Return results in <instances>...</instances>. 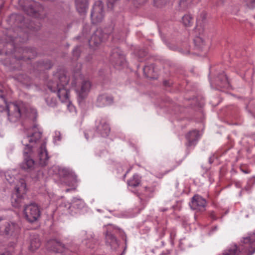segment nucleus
<instances>
[{
	"instance_id": "obj_45",
	"label": "nucleus",
	"mask_w": 255,
	"mask_h": 255,
	"mask_svg": "<svg viewBox=\"0 0 255 255\" xmlns=\"http://www.w3.org/2000/svg\"><path fill=\"white\" fill-rule=\"evenodd\" d=\"M241 170H242V171H243V172L244 173H245V174H248V173H250V171L247 169V168H246L245 169H243L242 167L240 168Z\"/></svg>"
},
{
	"instance_id": "obj_7",
	"label": "nucleus",
	"mask_w": 255,
	"mask_h": 255,
	"mask_svg": "<svg viewBox=\"0 0 255 255\" xmlns=\"http://www.w3.org/2000/svg\"><path fill=\"white\" fill-rule=\"evenodd\" d=\"M18 225L12 222L0 219V234L5 236H13L19 232Z\"/></svg>"
},
{
	"instance_id": "obj_41",
	"label": "nucleus",
	"mask_w": 255,
	"mask_h": 255,
	"mask_svg": "<svg viewBox=\"0 0 255 255\" xmlns=\"http://www.w3.org/2000/svg\"><path fill=\"white\" fill-rule=\"evenodd\" d=\"M29 53H31L32 54V55H28L27 56L25 55V56H24V58H26L27 59H31L35 56V55H34L35 52L34 51L31 50L30 51H29Z\"/></svg>"
},
{
	"instance_id": "obj_22",
	"label": "nucleus",
	"mask_w": 255,
	"mask_h": 255,
	"mask_svg": "<svg viewBox=\"0 0 255 255\" xmlns=\"http://www.w3.org/2000/svg\"><path fill=\"white\" fill-rule=\"evenodd\" d=\"M76 8L80 15H85L88 7V0H75Z\"/></svg>"
},
{
	"instance_id": "obj_12",
	"label": "nucleus",
	"mask_w": 255,
	"mask_h": 255,
	"mask_svg": "<svg viewBox=\"0 0 255 255\" xmlns=\"http://www.w3.org/2000/svg\"><path fill=\"white\" fill-rule=\"evenodd\" d=\"M110 61L115 67L123 64L125 57L119 48H115L112 50L110 57Z\"/></svg>"
},
{
	"instance_id": "obj_51",
	"label": "nucleus",
	"mask_w": 255,
	"mask_h": 255,
	"mask_svg": "<svg viewBox=\"0 0 255 255\" xmlns=\"http://www.w3.org/2000/svg\"><path fill=\"white\" fill-rule=\"evenodd\" d=\"M60 137L59 136L58 137V140H60Z\"/></svg>"
},
{
	"instance_id": "obj_48",
	"label": "nucleus",
	"mask_w": 255,
	"mask_h": 255,
	"mask_svg": "<svg viewBox=\"0 0 255 255\" xmlns=\"http://www.w3.org/2000/svg\"><path fill=\"white\" fill-rule=\"evenodd\" d=\"M209 162L210 164H211L213 162V161L212 160L211 157L209 158Z\"/></svg>"
},
{
	"instance_id": "obj_44",
	"label": "nucleus",
	"mask_w": 255,
	"mask_h": 255,
	"mask_svg": "<svg viewBox=\"0 0 255 255\" xmlns=\"http://www.w3.org/2000/svg\"><path fill=\"white\" fill-rule=\"evenodd\" d=\"M8 178H6V180L10 183L11 184L14 181V179L15 176H7Z\"/></svg>"
},
{
	"instance_id": "obj_32",
	"label": "nucleus",
	"mask_w": 255,
	"mask_h": 255,
	"mask_svg": "<svg viewBox=\"0 0 255 255\" xmlns=\"http://www.w3.org/2000/svg\"><path fill=\"white\" fill-rule=\"evenodd\" d=\"M128 1L131 2L134 6L136 7L141 6L145 4L148 0H127Z\"/></svg>"
},
{
	"instance_id": "obj_2",
	"label": "nucleus",
	"mask_w": 255,
	"mask_h": 255,
	"mask_svg": "<svg viewBox=\"0 0 255 255\" xmlns=\"http://www.w3.org/2000/svg\"><path fill=\"white\" fill-rule=\"evenodd\" d=\"M23 9L26 13L33 17L42 19L46 16V12L43 6L33 0H25Z\"/></svg>"
},
{
	"instance_id": "obj_36",
	"label": "nucleus",
	"mask_w": 255,
	"mask_h": 255,
	"mask_svg": "<svg viewBox=\"0 0 255 255\" xmlns=\"http://www.w3.org/2000/svg\"><path fill=\"white\" fill-rule=\"evenodd\" d=\"M169 0H153L154 5L158 7L164 5Z\"/></svg>"
},
{
	"instance_id": "obj_42",
	"label": "nucleus",
	"mask_w": 255,
	"mask_h": 255,
	"mask_svg": "<svg viewBox=\"0 0 255 255\" xmlns=\"http://www.w3.org/2000/svg\"><path fill=\"white\" fill-rule=\"evenodd\" d=\"M122 167H124V168H126V171L125 172V173H124V175H126L128 173L129 171L130 170V169H131V167H128L127 165H124Z\"/></svg>"
},
{
	"instance_id": "obj_29",
	"label": "nucleus",
	"mask_w": 255,
	"mask_h": 255,
	"mask_svg": "<svg viewBox=\"0 0 255 255\" xmlns=\"http://www.w3.org/2000/svg\"><path fill=\"white\" fill-rule=\"evenodd\" d=\"M182 22L185 26H190L193 23V18L189 14L184 15L182 17Z\"/></svg>"
},
{
	"instance_id": "obj_30",
	"label": "nucleus",
	"mask_w": 255,
	"mask_h": 255,
	"mask_svg": "<svg viewBox=\"0 0 255 255\" xmlns=\"http://www.w3.org/2000/svg\"><path fill=\"white\" fill-rule=\"evenodd\" d=\"M17 79L21 83L28 84L30 82V78L25 74H18L16 76Z\"/></svg>"
},
{
	"instance_id": "obj_39",
	"label": "nucleus",
	"mask_w": 255,
	"mask_h": 255,
	"mask_svg": "<svg viewBox=\"0 0 255 255\" xmlns=\"http://www.w3.org/2000/svg\"><path fill=\"white\" fill-rule=\"evenodd\" d=\"M248 7L253 8L255 7V0H245Z\"/></svg>"
},
{
	"instance_id": "obj_40",
	"label": "nucleus",
	"mask_w": 255,
	"mask_h": 255,
	"mask_svg": "<svg viewBox=\"0 0 255 255\" xmlns=\"http://www.w3.org/2000/svg\"><path fill=\"white\" fill-rule=\"evenodd\" d=\"M118 0H107V6L109 8L112 9L114 7V3Z\"/></svg>"
},
{
	"instance_id": "obj_54",
	"label": "nucleus",
	"mask_w": 255,
	"mask_h": 255,
	"mask_svg": "<svg viewBox=\"0 0 255 255\" xmlns=\"http://www.w3.org/2000/svg\"><path fill=\"white\" fill-rule=\"evenodd\" d=\"M254 17H255V16H254Z\"/></svg>"
},
{
	"instance_id": "obj_8",
	"label": "nucleus",
	"mask_w": 255,
	"mask_h": 255,
	"mask_svg": "<svg viewBox=\"0 0 255 255\" xmlns=\"http://www.w3.org/2000/svg\"><path fill=\"white\" fill-rule=\"evenodd\" d=\"M104 17V4L101 0L97 1L93 6L91 12V18L93 24L102 21Z\"/></svg>"
},
{
	"instance_id": "obj_10",
	"label": "nucleus",
	"mask_w": 255,
	"mask_h": 255,
	"mask_svg": "<svg viewBox=\"0 0 255 255\" xmlns=\"http://www.w3.org/2000/svg\"><path fill=\"white\" fill-rule=\"evenodd\" d=\"M96 131L102 137H106L109 136L111 128L105 119L101 118L96 121Z\"/></svg>"
},
{
	"instance_id": "obj_16",
	"label": "nucleus",
	"mask_w": 255,
	"mask_h": 255,
	"mask_svg": "<svg viewBox=\"0 0 255 255\" xmlns=\"http://www.w3.org/2000/svg\"><path fill=\"white\" fill-rule=\"evenodd\" d=\"M58 82V86H67L69 82V78L68 77L64 70L57 71L54 75V81L51 80L48 82Z\"/></svg>"
},
{
	"instance_id": "obj_27",
	"label": "nucleus",
	"mask_w": 255,
	"mask_h": 255,
	"mask_svg": "<svg viewBox=\"0 0 255 255\" xmlns=\"http://www.w3.org/2000/svg\"><path fill=\"white\" fill-rule=\"evenodd\" d=\"M217 85L221 88H227L229 86V83L228 79L226 75L222 74L220 75Z\"/></svg>"
},
{
	"instance_id": "obj_49",
	"label": "nucleus",
	"mask_w": 255,
	"mask_h": 255,
	"mask_svg": "<svg viewBox=\"0 0 255 255\" xmlns=\"http://www.w3.org/2000/svg\"><path fill=\"white\" fill-rule=\"evenodd\" d=\"M24 52H25V53H29V51H24Z\"/></svg>"
},
{
	"instance_id": "obj_37",
	"label": "nucleus",
	"mask_w": 255,
	"mask_h": 255,
	"mask_svg": "<svg viewBox=\"0 0 255 255\" xmlns=\"http://www.w3.org/2000/svg\"><path fill=\"white\" fill-rule=\"evenodd\" d=\"M143 72L145 74V75L147 77H150L149 75V71H153V67L152 66H145L143 69Z\"/></svg>"
},
{
	"instance_id": "obj_18",
	"label": "nucleus",
	"mask_w": 255,
	"mask_h": 255,
	"mask_svg": "<svg viewBox=\"0 0 255 255\" xmlns=\"http://www.w3.org/2000/svg\"><path fill=\"white\" fill-rule=\"evenodd\" d=\"M199 137V132L196 129L189 131L186 135L185 138L187 140L186 146L190 147L196 144Z\"/></svg>"
},
{
	"instance_id": "obj_3",
	"label": "nucleus",
	"mask_w": 255,
	"mask_h": 255,
	"mask_svg": "<svg viewBox=\"0 0 255 255\" xmlns=\"http://www.w3.org/2000/svg\"><path fill=\"white\" fill-rule=\"evenodd\" d=\"M26 187L25 180L20 179L15 187V192L12 194L11 197V204L14 207L19 208L23 205V195L26 191Z\"/></svg>"
},
{
	"instance_id": "obj_14",
	"label": "nucleus",
	"mask_w": 255,
	"mask_h": 255,
	"mask_svg": "<svg viewBox=\"0 0 255 255\" xmlns=\"http://www.w3.org/2000/svg\"><path fill=\"white\" fill-rule=\"evenodd\" d=\"M114 101V97L108 93L99 95L96 100V104L98 107H104L111 105Z\"/></svg>"
},
{
	"instance_id": "obj_50",
	"label": "nucleus",
	"mask_w": 255,
	"mask_h": 255,
	"mask_svg": "<svg viewBox=\"0 0 255 255\" xmlns=\"http://www.w3.org/2000/svg\"><path fill=\"white\" fill-rule=\"evenodd\" d=\"M166 209H163V210H162V211H166Z\"/></svg>"
},
{
	"instance_id": "obj_33",
	"label": "nucleus",
	"mask_w": 255,
	"mask_h": 255,
	"mask_svg": "<svg viewBox=\"0 0 255 255\" xmlns=\"http://www.w3.org/2000/svg\"><path fill=\"white\" fill-rule=\"evenodd\" d=\"M223 255H237V247L234 246L232 248L225 251Z\"/></svg>"
},
{
	"instance_id": "obj_11",
	"label": "nucleus",
	"mask_w": 255,
	"mask_h": 255,
	"mask_svg": "<svg viewBox=\"0 0 255 255\" xmlns=\"http://www.w3.org/2000/svg\"><path fill=\"white\" fill-rule=\"evenodd\" d=\"M46 248L55 253H63L67 249L65 245L56 239L48 240L46 243Z\"/></svg>"
},
{
	"instance_id": "obj_52",
	"label": "nucleus",
	"mask_w": 255,
	"mask_h": 255,
	"mask_svg": "<svg viewBox=\"0 0 255 255\" xmlns=\"http://www.w3.org/2000/svg\"><path fill=\"white\" fill-rule=\"evenodd\" d=\"M67 191H69V189H67L66 190Z\"/></svg>"
},
{
	"instance_id": "obj_20",
	"label": "nucleus",
	"mask_w": 255,
	"mask_h": 255,
	"mask_svg": "<svg viewBox=\"0 0 255 255\" xmlns=\"http://www.w3.org/2000/svg\"><path fill=\"white\" fill-rule=\"evenodd\" d=\"M29 250L34 252L38 249L41 246V241L37 234H31L30 235Z\"/></svg>"
},
{
	"instance_id": "obj_28",
	"label": "nucleus",
	"mask_w": 255,
	"mask_h": 255,
	"mask_svg": "<svg viewBox=\"0 0 255 255\" xmlns=\"http://www.w3.org/2000/svg\"><path fill=\"white\" fill-rule=\"evenodd\" d=\"M194 43L195 48L199 50H202L205 46V42L204 40L199 36H196L194 39Z\"/></svg>"
},
{
	"instance_id": "obj_5",
	"label": "nucleus",
	"mask_w": 255,
	"mask_h": 255,
	"mask_svg": "<svg viewBox=\"0 0 255 255\" xmlns=\"http://www.w3.org/2000/svg\"><path fill=\"white\" fill-rule=\"evenodd\" d=\"M106 231L104 233L107 246L111 247L113 250H116L119 247V241L113 234L114 230H117L119 231L121 229L112 224H108L104 226Z\"/></svg>"
},
{
	"instance_id": "obj_34",
	"label": "nucleus",
	"mask_w": 255,
	"mask_h": 255,
	"mask_svg": "<svg viewBox=\"0 0 255 255\" xmlns=\"http://www.w3.org/2000/svg\"><path fill=\"white\" fill-rule=\"evenodd\" d=\"M46 102L50 107H54L57 104V100L55 98L48 97L46 99Z\"/></svg>"
},
{
	"instance_id": "obj_4",
	"label": "nucleus",
	"mask_w": 255,
	"mask_h": 255,
	"mask_svg": "<svg viewBox=\"0 0 255 255\" xmlns=\"http://www.w3.org/2000/svg\"><path fill=\"white\" fill-rule=\"evenodd\" d=\"M114 26L111 25L108 27H105L103 30L97 29L92 35L89 40L90 46H97L102 42L104 40L107 39L108 35L113 33Z\"/></svg>"
},
{
	"instance_id": "obj_38",
	"label": "nucleus",
	"mask_w": 255,
	"mask_h": 255,
	"mask_svg": "<svg viewBox=\"0 0 255 255\" xmlns=\"http://www.w3.org/2000/svg\"><path fill=\"white\" fill-rule=\"evenodd\" d=\"M73 56L76 58L78 59L80 55V51L79 46H76L73 50Z\"/></svg>"
},
{
	"instance_id": "obj_1",
	"label": "nucleus",
	"mask_w": 255,
	"mask_h": 255,
	"mask_svg": "<svg viewBox=\"0 0 255 255\" xmlns=\"http://www.w3.org/2000/svg\"><path fill=\"white\" fill-rule=\"evenodd\" d=\"M6 109L8 118L11 122H16L21 117L26 116L27 108L22 102H11L7 104L2 90H0V112Z\"/></svg>"
},
{
	"instance_id": "obj_47",
	"label": "nucleus",
	"mask_w": 255,
	"mask_h": 255,
	"mask_svg": "<svg viewBox=\"0 0 255 255\" xmlns=\"http://www.w3.org/2000/svg\"><path fill=\"white\" fill-rule=\"evenodd\" d=\"M1 255H10L8 253H6L2 254Z\"/></svg>"
},
{
	"instance_id": "obj_31",
	"label": "nucleus",
	"mask_w": 255,
	"mask_h": 255,
	"mask_svg": "<svg viewBox=\"0 0 255 255\" xmlns=\"http://www.w3.org/2000/svg\"><path fill=\"white\" fill-rule=\"evenodd\" d=\"M192 0H181L179 6L181 9H185L191 6Z\"/></svg>"
},
{
	"instance_id": "obj_6",
	"label": "nucleus",
	"mask_w": 255,
	"mask_h": 255,
	"mask_svg": "<svg viewBox=\"0 0 255 255\" xmlns=\"http://www.w3.org/2000/svg\"><path fill=\"white\" fill-rule=\"evenodd\" d=\"M48 88L52 92H56L57 96L62 102H66L69 100V91L67 86H58V82H48Z\"/></svg>"
},
{
	"instance_id": "obj_19",
	"label": "nucleus",
	"mask_w": 255,
	"mask_h": 255,
	"mask_svg": "<svg viewBox=\"0 0 255 255\" xmlns=\"http://www.w3.org/2000/svg\"><path fill=\"white\" fill-rule=\"evenodd\" d=\"M91 87V83L89 80L84 79L82 81L80 89L77 90L79 97L81 99H83L86 98L90 90Z\"/></svg>"
},
{
	"instance_id": "obj_23",
	"label": "nucleus",
	"mask_w": 255,
	"mask_h": 255,
	"mask_svg": "<svg viewBox=\"0 0 255 255\" xmlns=\"http://www.w3.org/2000/svg\"><path fill=\"white\" fill-rule=\"evenodd\" d=\"M244 243L245 244L249 243L251 245V248H253V246L255 244V231L249 236L244 238ZM255 253V248L252 251H249L247 255H252Z\"/></svg>"
},
{
	"instance_id": "obj_26",
	"label": "nucleus",
	"mask_w": 255,
	"mask_h": 255,
	"mask_svg": "<svg viewBox=\"0 0 255 255\" xmlns=\"http://www.w3.org/2000/svg\"><path fill=\"white\" fill-rule=\"evenodd\" d=\"M34 165V161L30 158L24 157V162L21 164V168L24 170L31 169Z\"/></svg>"
},
{
	"instance_id": "obj_53",
	"label": "nucleus",
	"mask_w": 255,
	"mask_h": 255,
	"mask_svg": "<svg viewBox=\"0 0 255 255\" xmlns=\"http://www.w3.org/2000/svg\"><path fill=\"white\" fill-rule=\"evenodd\" d=\"M254 112L255 113V109L254 110Z\"/></svg>"
},
{
	"instance_id": "obj_46",
	"label": "nucleus",
	"mask_w": 255,
	"mask_h": 255,
	"mask_svg": "<svg viewBox=\"0 0 255 255\" xmlns=\"http://www.w3.org/2000/svg\"><path fill=\"white\" fill-rule=\"evenodd\" d=\"M68 176H61V180H66V177H67Z\"/></svg>"
},
{
	"instance_id": "obj_25",
	"label": "nucleus",
	"mask_w": 255,
	"mask_h": 255,
	"mask_svg": "<svg viewBox=\"0 0 255 255\" xmlns=\"http://www.w3.org/2000/svg\"><path fill=\"white\" fill-rule=\"evenodd\" d=\"M28 142V141L26 140V139L24 138H23L21 141L23 145L25 146L23 150L24 157H29V154L32 152L33 145L29 144Z\"/></svg>"
},
{
	"instance_id": "obj_17",
	"label": "nucleus",
	"mask_w": 255,
	"mask_h": 255,
	"mask_svg": "<svg viewBox=\"0 0 255 255\" xmlns=\"http://www.w3.org/2000/svg\"><path fill=\"white\" fill-rule=\"evenodd\" d=\"M49 174L51 175H73V172L68 168L54 165L49 170Z\"/></svg>"
},
{
	"instance_id": "obj_24",
	"label": "nucleus",
	"mask_w": 255,
	"mask_h": 255,
	"mask_svg": "<svg viewBox=\"0 0 255 255\" xmlns=\"http://www.w3.org/2000/svg\"><path fill=\"white\" fill-rule=\"evenodd\" d=\"M71 206L77 209H82L85 206V203L84 201L81 198L74 197L71 200Z\"/></svg>"
},
{
	"instance_id": "obj_15",
	"label": "nucleus",
	"mask_w": 255,
	"mask_h": 255,
	"mask_svg": "<svg viewBox=\"0 0 255 255\" xmlns=\"http://www.w3.org/2000/svg\"><path fill=\"white\" fill-rule=\"evenodd\" d=\"M37 125H34L30 129L31 133L23 138L30 144L36 143L41 138L42 132L37 128Z\"/></svg>"
},
{
	"instance_id": "obj_9",
	"label": "nucleus",
	"mask_w": 255,
	"mask_h": 255,
	"mask_svg": "<svg viewBox=\"0 0 255 255\" xmlns=\"http://www.w3.org/2000/svg\"><path fill=\"white\" fill-rule=\"evenodd\" d=\"M24 214L29 222L33 223L40 217V211L37 204H30L24 207Z\"/></svg>"
},
{
	"instance_id": "obj_43",
	"label": "nucleus",
	"mask_w": 255,
	"mask_h": 255,
	"mask_svg": "<svg viewBox=\"0 0 255 255\" xmlns=\"http://www.w3.org/2000/svg\"><path fill=\"white\" fill-rule=\"evenodd\" d=\"M92 132V131L89 130L87 132L85 133V136L87 139H88L90 137H92V136L91 135Z\"/></svg>"
},
{
	"instance_id": "obj_13",
	"label": "nucleus",
	"mask_w": 255,
	"mask_h": 255,
	"mask_svg": "<svg viewBox=\"0 0 255 255\" xmlns=\"http://www.w3.org/2000/svg\"><path fill=\"white\" fill-rule=\"evenodd\" d=\"M207 204L206 200L202 197L198 195H194L189 205L191 208L193 210H197L201 211L205 210V207Z\"/></svg>"
},
{
	"instance_id": "obj_35",
	"label": "nucleus",
	"mask_w": 255,
	"mask_h": 255,
	"mask_svg": "<svg viewBox=\"0 0 255 255\" xmlns=\"http://www.w3.org/2000/svg\"><path fill=\"white\" fill-rule=\"evenodd\" d=\"M128 184L130 186L136 187L139 185V180L133 176L131 179L128 181Z\"/></svg>"
},
{
	"instance_id": "obj_21",
	"label": "nucleus",
	"mask_w": 255,
	"mask_h": 255,
	"mask_svg": "<svg viewBox=\"0 0 255 255\" xmlns=\"http://www.w3.org/2000/svg\"><path fill=\"white\" fill-rule=\"evenodd\" d=\"M39 159L40 161V164L42 165H46V162L49 159V157L48 155V152L46 148V142H43L40 147V150L39 152Z\"/></svg>"
}]
</instances>
